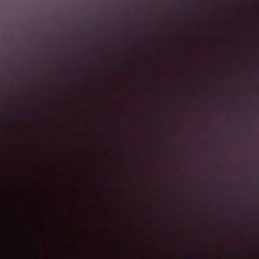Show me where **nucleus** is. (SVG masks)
<instances>
[{
	"label": "nucleus",
	"mask_w": 259,
	"mask_h": 259,
	"mask_svg": "<svg viewBox=\"0 0 259 259\" xmlns=\"http://www.w3.org/2000/svg\"><path fill=\"white\" fill-rule=\"evenodd\" d=\"M39 97L41 98H43V95L42 94L39 95Z\"/></svg>",
	"instance_id": "5"
},
{
	"label": "nucleus",
	"mask_w": 259,
	"mask_h": 259,
	"mask_svg": "<svg viewBox=\"0 0 259 259\" xmlns=\"http://www.w3.org/2000/svg\"><path fill=\"white\" fill-rule=\"evenodd\" d=\"M34 115H36L37 114H35Z\"/></svg>",
	"instance_id": "6"
},
{
	"label": "nucleus",
	"mask_w": 259,
	"mask_h": 259,
	"mask_svg": "<svg viewBox=\"0 0 259 259\" xmlns=\"http://www.w3.org/2000/svg\"><path fill=\"white\" fill-rule=\"evenodd\" d=\"M190 99L192 100H201L202 99L208 100L209 98L203 97L200 95H193L189 97Z\"/></svg>",
	"instance_id": "2"
},
{
	"label": "nucleus",
	"mask_w": 259,
	"mask_h": 259,
	"mask_svg": "<svg viewBox=\"0 0 259 259\" xmlns=\"http://www.w3.org/2000/svg\"><path fill=\"white\" fill-rule=\"evenodd\" d=\"M123 65L126 67H130V64L128 63H125L123 64Z\"/></svg>",
	"instance_id": "3"
},
{
	"label": "nucleus",
	"mask_w": 259,
	"mask_h": 259,
	"mask_svg": "<svg viewBox=\"0 0 259 259\" xmlns=\"http://www.w3.org/2000/svg\"><path fill=\"white\" fill-rule=\"evenodd\" d=\"M2 99V94L0 93V100Z\"/></svg>",
	"instance_id": "4"
},
{
	"label": "nucleus",
	"mask_w": 259,
	"mask_h": 259,
	"mask_svg": "<svg viewBox=\"0 0 259 259\" xmlns=\"http://www.w3.org/2000/svg\"><path fill=\"white\" fill-rule=\"evenodd\" d=\"M0 113H165V112H0Z\"/></svg>",
	"instance_id": "1"
}]
</instances>
